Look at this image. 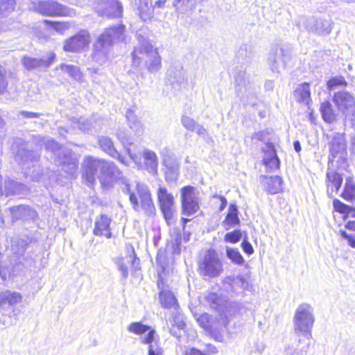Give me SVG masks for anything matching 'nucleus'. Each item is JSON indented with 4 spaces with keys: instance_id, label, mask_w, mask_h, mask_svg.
<instances>
[{
    "instance_id": "13",
    "label": "nucleus",
    "mask_w": 355,
    "mask_h": 355,
    "mask_svg": "<svg viewBox=\"0 0 355 355\" xmlns=\"http://www.w3.org/2000/svg\"><path fill=\"white\" fill-rule=\"evenodd\" d=\"M96 9L101 15L110 17H120L122 6L119 0H98Z\"/></svg>"
},
{
    "instance_id": "11",
    "label": "nucleus",
    "mask_w": 355,
    "mask_h": 355,
    "mask_svg": "<svg viewBox=\"0 0 355 355\" xmlns=\"http://www.w3.org/2000/svg\"><path fill=\"white\" fill-rule=\"evenodd\" d=\"M157 199L160 209L168 224L172 222L175 211L173 196L169 193L166 187H159L157 191Z\"/></svg>"
},
{
    "instance_id": "54",
    "label": "nucleus",
    "mask_w": 355,
    "mask_h": 355,
    "mask_svg": "<svg viewBox=\"0 0 355 355\" xmlns=\"http://www.w3.org/2000/svg\"><path fill=\"white\" fill-rule=\"evenodd\" d=\"M346 85V81L342 77L334 78L328 82V87L332 89L335 86Z\"/></svg>"
},
{
    "instance_id": "55",
    "label": "nucleus",
    "mask_w": 355,
    "mask_h": 355,
    "mask_svg": "<svg viewBox=\"0 0 355 355\" xmlns=\"http://www.w3.org/2000/svg\"><path fill=\"white\" fill-rule=\"evenodd\" d=\"M76 126L82 131L89 130L92 124L87 119H81L76 123Z\"/></svg>"
},
{
    "instance_id": "37",
    "label": "nucleus",
    "mask_w": 355,
    "mask_h": 355,
    "mask_svg": "<svg viewBox=\"0 0 355 355\" xmlns=\"http://www.w3.org/2000/svg\"><path fill=\"white\" fill-rule=\"evenodd\" d=\"M342 197L348 201L355 200V185L350 178L346 179Z\"/></svg>"
},
{
    "instance_id": "36",
    "label": "nucleus",
    "mask_w": 355,
    "mask_h": 355,
    "mask_svg": "<svg viewBox=\"0 0 355 355\" xmlns=\"http://www.w3.org/2000/svg\"><path fill=\"white\" fill-rule=\"evenodd\" d=\"M320 111L323 119L327 123L333 122L336 119L332 105L329 102H324L320 105Z\"/></svg>"
},
{
    "instance_id": "14",
    "label": "nucleus",
    "mask_w": 355,
    "mask_h": 355,
    "mask_svg": "<svg viewBox=\"0 0 355 355\" xmlns=\"http://www.w3.org/2000/svg\"><path fill=\"white\" fill-rule=\"evenodd\" d=\"M332 22L330 19L311 18L307 20L306 28L312 33L326 35L331 31Z\"/></svg>"
},
{
    "instance_id": "26",
    "label": "nucleus",
    "mask_w": 355,
    "mask_h": 355,
    "mask_svg": "<svg viewBox=\"0 0 355 355\" xmlns=\"http://www.w3.org/2000/svg\"><path fill=\"white\" fill-rule=\"evenodd\" d=\"M295 97L298 102L309 105L311 101L309 84L304 83L299 85L295 91Z\"/></svg>"
},
{
    "instance_id": "62",
    "label": "nucleus",
    "mask_w": 355,
    "mask_h": 355,
    "mask_svg": "<svg viewBox=\"0 0 355 355\" xmlns=\"http://www.w3.org/2000/svg\"><path fill=\"white\" fill-rule=\"evenodd\" d=\"M263 150L264 151L265 154L276 153V150L275 149V146L271 143L266 144V146L263 148Z\"/></svg>"
},
{
    "instance_id": "35",
    "label": "nucleus",
    "mask_w": 355,
    "mask_h": 355,
    "mask_svg": "<svg viewBox=\"0 0 355 355\" xmlns=\"http://www.w3.org/2000/svg\"><path fill=\"white\" fill-rule=\"evenodd\" d=\"M205 302L211 308L220 310L223 304V300L216 293H208L205 296Z\"/></svg>"
},
{
    "instance_id": "19",
    "label": "nucleus",
    "mask_w": 355,
    "mask_h": 355,
    "mask_svg": "<svg viewBox=\"0 0 355 355\" xmlns=\"http://www.w3.org/2000/svg\"><path fill=\"white\" fill-rule=\"evenodd\" d=\"M334 101L338 109L344 113L355 106L353 96L346 92L336 93L334 96Z\"/></svg>"
},
{
    "instance_id": "15",
    "label": "nucleus",
    "mask_w": 355,
    "mask_h": 355,
    "mask_svg": "<svg viewBox=\"0 0 355 355\" xmlns=\"http://www.w3.org/2000/svg\"><path fill=\"white\" fill-rule=\"evenodd\" d=\"M163 165L165 166V178L167 182L177 180L179 175L180 164L177 159L173 156L164 155Z\"/></svg>"
},
{
    "instance_id": "41",
    "label": "nucleus",
    "mask_w": 355,
    "mask_h": 355,
    "mask_svg": "<svg viewBox=\"0 0 355 355\" xmlns=\"http://www.w3.org/2000/svg\"><path fill=\"white\" fill-rule=\"evenodd\" d=\"M225 222L230 226H234L239 224V218L237 215V209L235 205H230V211L225 218Z\"/></svg>"
},
{
    "instance_id": "2",
    "label": "nucleus",
    "mask_w": 355,
    "mask_h": 355,
    "mask_svg": "<svg viewBox=\"0 0 355 355\" xmlns=\"http://www.w3.org/2000/svg\"><path fill=\"white\" fill-rule=\"evenodd\" d=\"M125 26L119 24L106 28L94 44L92 60L100 65L108 60V55L115 40H123Z\"/></svg>"
},
{
    "instance_id": "58",
    "label": "nucleus",
    "mask_w": 355,
    "mask_h": 355,
    "mask_svg": "<svg viewBox=\"0 0 355 355\" xmlns=\"http://www.w3.org/2000/svg\"><path fill=\"white\" fill-rule=\"evenodd\" d=\"M241 246L243 248V250L248 254L250 255L254 252L253 248L252 245L247 241L246 240H244L242 243Z\"/></svg>"
},
{
    "instance_id": "45",
    "label": "nucleus",
    "mask_w": 355,
    "mask_h": 355,
    "mask_svg": "<svg viewBox=\"0 0 355 355\" xmlns=\"http://www.w3.org/2000/svg\"><path fill=\"white\" fill-rule=\"evenodd\" d=\"M116 263L119 270L121 271L122 276L124 279H127L128 276V268L123 257L116 259Z\"/></svg>"
},
{
    "instance_id": "52",
    "label": "nucleus",
    "mask_w": 355,
    "mask_h": 355,
    "mask_svg": "<svg viewBox=\"0 0 355 355\" xmlns=\"http://www.w3.org/2000/svg\"><path fill=\"white\" fill-rule=\"evenodd\" d=\"M209 319H210V315L207 313H204V314L201 315L198 318L197 320H198V322L199 323V324L202 328H204L205 329H207L209 327Z\"/></svg>"
},
{
    "instance_id": "16",
    "label": "nucleus",
    "mask_w": 355,
    "mask_h": 355,
    "mask_svg": "<svg viewBox=\"0 0 355 355\" xmlns=\"http://www.w3.org/2000/svg\"><path fill=\"white\" fill-rule=\"evenodd\" d=\"M55 54L50 52L46 55V58L37 59L31 57H24L23 64L27 69H34L37 68H47L54 61Z\"/></svg>"
},
{
    "instance_id": "25",
    "label": "nucleus",
    "mask_w": 355,
    "mask_h": 355,
    "mask_svg": "<svg viewBox=\"0 0 355 355\" xmlns=\"http://www.w3.org/2000/svg\"><path fill=\"white\" fill-rule=\"evenodd\" d=\"M138 14L143 21L150 20L153 17L154 9L152 0H139Z\"/></svg>"
},
{
    "instance_id": "31",
    "label": "nucleus",
    "mask_w": 355,
    "mask_h": 355,
    "mask_svg": "<svg viewBox=\"0 0 355 355\" xmlns=\"http://www.w3.org/2000/svg\"><path fill=\"white\" fill-rule=\"evenodd\" d=\"M345 148V142L343 135L334 133L330 142V150L334 157L343 150Z\"/></svg>"
},
{
    "instance_id": "47",
    "label": "nucleus",
    "mask_w": 355,
    "mask_h": 355,
    "mask_svg": "<svg viewBox=\"0 0 355 355\" xmlns=\"http://www.w3.org/2000/svg\"><path fill=\"white\" fill-rule=\"evenodd\" d=\"M8 80L6 69L0 64V94L3 93L7 88Z\"/></svg>"
},
{
    "instance_id": "51",
    "label": "nucleus",
    "mask_w": 355,
    "mask_h": 355,
    "mask_svg": "<svg viewBox=\"0 0 355 355\" xmlns=\"http://www.w3.org/2000/svg\"><path fill=\"white\" fill-rule=\"evenodd\" d=\"M334 209L340 213H347L349 207L341 202L339 200L335 199L333 202Z\"/></svg>"
},
{
    "instance_id": "60",
    "label": "nucleus",
    "mask_w": 355,
    "mask_h": 355,
    "mask_svg": "<svg viewBox=\"0 0 355 355\" xmlns=\"http://www.w3.org/2000/svg\"><path fill=\"white\" fill-rule=\"evenodd\" d=\"M19 114L25 118H38L40 115L39 113L28 111H21Z\"/></svg>"
},
{
    "instance_id": "3",
    "label": "nucleus",
    "mask_w": 355,
    "mask_h": 355,
    "mask_svg": "<svg viewBox=\"0 0 355 355\" xmlns=\"http://www.w3.org/2000/svg\"><path fill=\"white\" fill-rule=\"evenodd\" d=\"M37 138L44 144L46 150L55 155V163L62 166L63 171L69 175L70 178H76L78 160L71 151L63 148L51 139L42 138L40 136Z\"/></svg>"
},
{
    "instance_id": "10",
    "label": "nucleus",
    "mask_w": 355,
    "mask_h": 355,
    "mask_svg": "<svg viewBox=\"0 0 355 355\" xmlns=\"http://www.w3.org/2000/svg\"><path fill=\"white\" fill-rule=\"evenodd\" d=\"M223 287L230 296H236L251 290L252 285L243 275H237L224 278Z\"/></svg>"
},
{
    "instance_id": "8",
    "label": "nucleus",
    "mask_w": 355,
    "mask_h": 355,
    "mask_svg": "<svg viewBox=\"0 0 355 355\" xmlns=\"http://www.w3.org/2000/svg\"><path fill=\"white\" fill-rule=\"evenodd\" d=\"M131 190L135 193L137 198L139 209H141L146 215L150 216L154 214L155 207L153 202L151 194L148 187L139 182H136L135 185L130 184Z\"/></svg>"
},
{
    "instance_id": "53",
    "label": "nucleus",
    "mask_w": 355,
    "mask_h": 355,
    "mask_svg": "<svg viewBox=\"0 0 355 355\" xmlns=\"http://www.w3.org/2000/svg\"><path fill=\"white\" fill-rule=\"evenodd\" d=\"M340 232L341 236L347 240L349 245L355 248V234H349L343 230H340Z\"/></svg>"
},
{
    "instance_id": "27",
    "label": "nucleus",
    "mask_w": 355,
    "mask_h": 355,
    "mask_svg": "<svg viewBox=\"0 0 355 355\" xmlns=\"http://www.w3.org/2000/svg\"><path fill=\"white\" fill-rule=\"evenodd\" d=\"M166 76L171 84L181 85L185 80L182 66L171 67L167 71Z\"/></svg>"
},
{
    "instance_id": "64",
    "label": "nucleus",
    "mask_w": 355,
    "mask_h": 355,
    "mask_svg": "<svg viewBox=\"0 0 355 355\" xmlns=\"http://www.w3.org/2000/svg\"><path fill=\"white\" fill-rule=\"evenodd\" d=\"M266 132L264 131H259L254 133L252 139H256L259 141H263L265 139Z\"/></svg>"
},
{
    "instance_id": "29",
    "label": "nucleus",
    "mask_w": 355,
    "mask_h": 355,
    "mask_svg": "<svg viewBox=\"0 0 355 355\" xmlns=\"http://www.w3.org/2000/svg\"><path fill=\"white\" fill-rule=\"evenodd\" d=\"M282 49L277 46L272 47L268 58V64L274 72H279V57Z\"/></svg>"
},
{
    "instance_id": "28",
    "label": "nucleus",
    "mask_w": 355,
    "mask_h": 355,
    "mask_svg": "<svg viewBox=\"0 0 355 355\" xmlns=\"http://www.w3.org/2000/svg\"><path fill=\"white\" fill-rule=\"evenodd\" d=\"M13 219H28L32 218L34 211L30 207L24 205H19L12 207L10 209Z\"/></svg>"
},
{
    "instance_id": "4",
    "label": "nucleus",
    "mask_w": 355,
    "mask_h": 355,
    "mask_svg": "<svg viewBox=\"0 0 355 355\" xmlns=\"http://www.w3.org/2000/svg\"><path fill=\"white\" fill-rule=\"evenodd\" d=\"M139 45L132 52V62L136 67L141 64V60L145 59L146 69L150 73L157 72L162 67L161 57L157 49L143 37H139Z\"/></svg>"
},
{
    "instance_id": "9",
    "label": "nucleus",
    "mask_w": 355,
    "mask_h": 355,
    "mask_svg": "<svg viewBox=\"0 0 355 355\" xmlns=\"http://www.w3.org/2000/svg\"><path fill=\"white\" fill-rule=\"evenodd\" d=\"M90 42L91 36L89 32L81 30L64 41L63 49L67 52L80 53L88 49Z\"/></svg>"
},
{
    "instance_id": "50",
    "label": "nucleus",
    "mask_w": 355,
    "mask_h": 355,
    "mask_svg": "<svg viewBox=\"0 0 355 355\" xmlns=\"http://www.w3.org/2000/svg\"><path fill=\"white\" fill-rule=\"evenodd\" d=\"M171 243L173 248V252L175 254H179L181 251V235L179 233H177L174 238L172 239Z\"/></svg>"
},
{
    "instance_id": "17",
    "label": "nucleus",
    "mask_w": 355,
    "mask_h": 355,
    "mask_svg": "<svg viewBox=\"0 0 355 355\" xmlns=\"http://www.w3.org/2000/svg\"><path fill=\"white\" fill-rule=\"evenodd\" d=\"M98 144L101 148L107 155L113 158L117 159L121 164L125 166L128 165V163L126 162L123 156L120 155V153L114 148L113 141L110 138L104 136L101 137L98 139Z\"/></svg>"
},
{
    "instance_id": "21",
    "label": "nucleus",
    "mask_w": 355,
    "mask_h": 355,
    "mask_svg": "<svg viewBox=\"0 0 355 355\" xmlns=\"http://www.w3.org/2000/svg\"><path fill=\"white\" fill-rule=\"evenodd\" d=\"M22 297L20 293L5 291L0 293V308L3 309L6 304L13 307L21 301Z\"/></svg>"
},
{
    "instance_id": "43",
    "label": "nucleus",
    "mask_w": 355,
    "mask_h": 355,
    "mask_svg": "<svg viewBox=\"0 0 355 355\" xmlns=\"http://www.w3.org/2000/svg\"><path fill=\"white\" fill-rule=\"evenodd\" d=\"M17 159H21L24 162H28L29 160L31 162H36L38 159V155H32V153L29 150H19L17 153Z\"/></svg>"
},
{
    "instance_id": "48",
    "label": "nucleus",
    "mask_w": 355,
    "mask_h": 355,
    "mask_svg": "<svg viewBox=\"0 0 355 355\" xmlns=\"http://www.w3.org/2000/svg\"><path fill=\"white\" fill-rule=\"evenodd\" d=\"M182 125L190 131H194L197 123L191 118L187 116H183L181 119Z\"/></svg>"
},
{
    "instance_id": "40",
    "label": "nucleus",
    "mask_w": 355,
    "mask_h": 355,
    "mask_svg": "<svg viewBox=\"0 0 355 355\" xmlns=\"http://www.w3.org/2000/svg\"><path fill=\"white\" fill-rule=\"evenodd\" d=\"M226 253L227 257L235 264L241 265L245 261L240 252L236 249L227 247Z\"/></svg>"
},
{
    "instance_id": "24",
    "label": "nucleus",
    "mask_w": 355,
    "mask_h": 355,
    "mask_svg": "<svg viewBox=\"0 0 355 355\" xmlns=\"http://www.w3.org/2000/svg\"><path fill=\"white\" fill-rule=\"evenodd\" d=\"M116 137L126 148L127 153L131 159L137 164H140L141 162L139 156L135 153H132L130 148H128V146L133 144L132 139L125 132L124 130L122 129L118 130L116 132Z\"/></svg>"
},
{
    "instance_id": "30",
    "label": "nucleus",
    "mask_w": 355,
    "mask_h": 355,
    "mask_svg": "<svg viewBox=\"0 0 355 355\" xmlns=\"http://www.w3.org/2000/svg\"><path fill=\"white\" fill-rule=\"evenodd\" d=\"M159 301L164 308L175 309L178 306L177 300L173 293L168 290L163 289L159 292Z\"/></svg>"
},
{
    "instance_id": "38",
    "label": "nucleus",
    "mask_w": 355,
    "mask_h": 355,
    "mask_svg": "<svg viewBox=\"0 0 355 355\" xmlns=\"http://www.w3.org/2000/svg\"><path fill=\"white\" fill-rule=\"evenodd\" d=\"M15 1L14 0H1L0 1V18L7 17L14 10Z\"/></svg>"
},
{
    "instance_id": "34",
    "label": "nucleus",
    "mask_w": 355,
    "mask_h": 355,
    "mask_svg": "<svg viewBox=\"0 0 355 355\" xmlns=\"http://www.w3.org/2000/svg\"><path fill=\"white\" fill-rule=\"evenodd\" d=\"M327 176L329 180V183L327 184L328 190L331 189V191H334V189H335V191L337 192L343 182L341 175L336 172H329L327 173Z\"/></svg>"
},
{
    "instance_id": "59",
    "label": "nucleus",
    "mask_w": 355,
    "mask_h": 355,
    "mask_svg": "<svg viewBox=\"0 0 355 355\" xmlns=\"http://www.w3.org/2000/svg\"><path fill=\"white\" fill-rule=\"evenodd\" d=\"M196 3V0H183L182 3V7L185 6V8H182L183 10H187V9H192Z\"/></svg>"
},
{
    "instance_id": "33",
    "label": "nucleus",
    "mask_w": 355,
    "mask_h": 355,
    "mask_svg": "<svg viewBox=\"0 0 355 355\" xmlns=\"http://www.w3.org/2000/svg\"><path fill=\"white\" fill-rule=\"evenodd\" d=\"M125 116L130 129L138 135L141 134L144 131V126L135 113L131 110H128Z\"/></svg>"
},
{
    "instance_id": "18",
    "label": "nucleus",
    "mask_w": 355,
    "mask_h": 355,
    "mask_svg": "<svg viewBox=\"0 0 355 355\" xmlns=\"http://www.w3.org/2000/svg\"><path fill=\"white\" fill-rule=\"evenodd\" d=\"M159 336L155 330H150L147 335L141 338V343L148 345V355H162V348L159 345Z\"/></svg>"
},
{
    "instance_id": "23",
    "label": "nucleus",
    "mask_w": 355,
    "mask_h": 355,
    "mask_svg": "<svg viewBox=\"0 0 355 355\" xmlns=\"http://www.w3.org/2000/svg\"><path fill=\"white\" fill-rule=\"evenodd\" d=\"M266 189L270 194H276L283 189V180L278 176L263 177Z\"/></svg>"
},
{
    "instance_id": "5",
    "label": "nucleus",
    "mask_w": 355,
    "mask_h": 355,
    "mask_svg": "<svg viewBox=\"0 0 355 355\" xmlns=\"http://www.w3.org/2000/svg\"><path fill=\"white\" fill-rule=\"evenodd\" d=\"M314 321L313 308L308 304H302L297 308L294 315V330L297 334L311 338Z\"/></svg>"
},
{
    "instance_id": "57",
    "label": "nucleus",
    "mask_w": 355,
    "mask_h": 355,
    "mask_svg": "<svg viewBox=\"0 0 355 355\" xmlns=\"http://www.w3.org/2000/svg\"><path fill=\"white\" fill-rule=\"evenodd\" d=\"M345 119L351 122L352 126L355 125V105L345 112Z\"/></svg>"
},
{
    "instance_id": "56",
    "label": "nucleus",
    "mask_w": 355,
    "mask_h": 355,
    "mask_svg": "<svg viewBox=\"0 0 355 355\" xmlns=\"http://www.w3.org/2000/svg\"><path fill=\"white\" fill-rule=\"evenodd\" d=\"M131 251L132 252V256L130 255L129 257H127V259L128 262H132V266L135 272H136L137 269L139 267V259L137 257H136L134 249L132 248H131Z\"/></svg>"
},
{
    "instance_id": "44",
    "label": "nucleus",
    "mask_w": 355,
    "mask_h": 355,
    "mask_svg": "<svg viewBox=\"0 0 355 355\" xmlns=\"http://www.w3.org/2000/svg\"><path fill=\"white\" fill-rule=\"evenodd\" d=\"M45 23L50 24L53 29L60 33H62L65 30H67L71 27V24L68 21L58 22L46 20Z\"/></svg>"
},
{
    "instance_id": "6",
    "label": "nucleus",
    "mask_w": 355,
    "mask_h": 355,
    "mask_svg": "<svg viewBox=\"0 0 355 355\" xmlns=\"http://www.w3.org/2000/svg\"><path fill=\"white\" fill-rule=\"evenodd\" d=\"M200 275L205 278L218 277L223 270V264L214 250H208L203 259L199 263Z\"/></svg>"
},
{
    "instance_id": "49",
    "label": "nucleus",
    "mask_w": 355,
    "mask_h": 355,
    "mask_svg": "<svg viewBox=\"0 0 355 355\" xmlns=\"http://www.w3.org/2000/svg\"><path fill=\"white\" fill-rule=\"evenodd\" d=\"M272 158L270 159H263V163L264 164L269 167L271 169L277 168L279 166V160L277 156L276 153H272Z\"/></svg>"
},
{
    "instance_id": "20",
    "label": "nucleus",
    "mask_w": 355,
    "mask_h": 355,
    "mask_svg": "<svg viewBox=\"0 0 355 355\" xmlns=\"http://www.w3.org/2000/svg\"><path fill=\"white\" fill-rule=\"evenodd\" d=\"M111 219L105 215H101L96 218L94 234L96 236H105L106 238H110L112 234L110 230V224Z\"/></svg>"
},
{
    "instance_id": "42",
    "label": "nucleus",
    "mask_w": 355,
    "mask_h": 355,
    "mask_svg": "<svg viewBox=\"0 0 355 355\" xmlns=\"http://www.w3.org/2000/svg\"><path fill=\"white\" fill-rule=\"evenodd\" d=\"M130 332L137 335H141L146 331L152 330L149 326L143 324L141 322H132L128 327Z\"/></svg>"
},
{
    "instance_id": "61",
    "label": "nucleus",
    "mask_w": 355,
    "mask_h": 355,
    "mask_svg": "<svg viewBox=\"0 0 355 355\" xmlns=\"http://www.w3.org/2000/svg\"><path fill=\"white\" fill-rule=\"evenodd\" d=\"M184 355H207V354L196 348L192 347V348L187 349Z\"/></svg>"
},
{
    "instance_id": "7",
    "label": "nucleus",
    "mask_w": 355,
    "mask_h": 355,
    "mask_svg": "<svg viewBox=\"0 0 355 355\" xmlns=\"http://www.w3.org/2000/svg\"><path fill=\"white\" fill-rule=\"evenodd\" d=\"M182 213L190 216L195 214L200 209L199 192L192 186H186L181 189Z\"/></svg>"
},
{
    "instance_id": "22",
    "label": "nucleus",
    "mask_w": 355,
    "mask_h": 355,
    "mask_svg": "<svg viewBox=\"0 0 355 355\" xmlns=\"http://www.w3.org/2000/svg\"><path fill=\"white\" fill-rule=\"evenodd\" d=\"M142 155L147 171L152 174H156L158 168V158L156 153L150 149L145 148L142 151Z\"/></svg>"
},
{
    "instance_id": "12",
    "label": "nucleus",
    "mask_w": 355,
    "mask_h": 355,
    "mask_svg": "<svg viewBox=\"0 0 355 355\" xmlns=\"http://www.w3.org/2000/svg\"><path fill=\"white\" fill-rule=\"evenodd\" d=\"M37 11L42 15L48 16H69L75 15L73 9L65 7L57 1H40L37 6Z\"/></svg>"
},
{
    "instance_id": "32",
    "label": "nucleus",
    "mask_w": 355,
    "mask_h": 355,
    "mask_svg": "<svg viewBox=\"0 0 355 355\" xmlns=\"http://www.w3.org/2000/svg\"><path fill=\"white\" fill-rule=\"evenodd\" d=\"M5 191L6 195L22 194L26 191V187L12 180H7L5 182Z\"/></svg>"
},
{
    "instance_id": "63",
    "label": "nucleus",
    "mask_w": 355,
    "mask_h": 355,
    "mask_svg": "<svg viewBox=\"0 0 355 355\" xmlns=\"http://www.w3.org/2000/svg\"><path fill=\"white\" fill-rule=\"evenodd\" d=\"M193 132H196L198 135H205L207 131L202 125L197 123Z\"/></svg>"
},
{
    "instance_id": "46",
    "label": "nucleus",
    "mask_w": 355,
    "mask_h": 355,
    "mask_svg": "<svg viewBox=\"0 0 355 355\" xmlns=\"http://www.w3.org/2000/svg\"><path fill=\"white\" fill-rule=\"evenodd\" d=\"M241 238V232L239 230H235L228 232L225 235V241L232 243L238 242Z\"/></svg>"
},
{
    "instance_id": "39",
    "label": "nucleus",
    "mask_w": 355,
    "mask_h": 355,
    "mask_svg": "<svg viewBox=\"0 0 355 355\" xmlns=\"http://www.w3.org/2000/svg\"><path fill=\"white\" fill-rule=\"evenodd\" d=\"M59 67L62 71L67 73L73 78L78 80L82 79V73L77 67L71 64H61Z\"/></svg>"
},
{
    "instance_id": "1",
    "label": "nucleus",
    "mask_w": 355,
    "mask_h": 355,
    "mask_svg": "<svg viewBox=\"0 0 355 355\" xmlns=\"http://www.w3.org/2000/svg\"><path fill=\"white\" fill-rule=\"evenodd\" d=\"M83 179L89 186H92L98 178L103 188L109 189L118 181L123 185L122 190L129 195V200L135 210L139 209V204L135 193L131 190L128 180L113 162L86 156L82 163Z\"/></svg>"
}]
</instances>
